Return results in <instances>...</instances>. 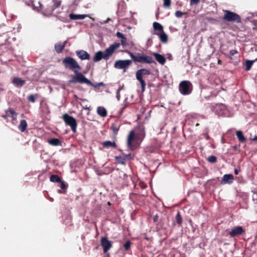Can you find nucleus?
<instances>
[{
    "label": "nucleus",
    "instance_id": "f3484780",
    "mask_svg": "<svg viewBox=\"0 0 257 257\" xmlns=\"http://www.w3.org/2000/svg\"><path fill=\"white\" fill-rule=\"evenodd\" d=\"M154 34L159 37L160 41L163 43H167L168 41V38L167 34L163 31L161 32H156Z\"/></svg>",
    "mask_w": 257,
    "mask_h": 257
},
{
    "label": "nucleus",
    "instance_id": "ea45409f",
    "mask_svg": "<svg viewBox=\"0 0 257 257\" xmlns=\"http://www.w3.org/2000/svg\"><path fill=\"white\" fill-rule=\"evenodd\" d=\"M59 183H60V187L61 189L65 190L67 188V185H66L65 182L61 180Z\"/></svg>",
    "mask_w": 257,
    "mask_h": 257
},
{
    "label": "nucleus",
    "instance_id": "f8f14e48",
    "mask_svg": "<svg viewBox=\"0 0 257 257\" xmlns=\"http://www.w3.org/2000/svg\"><path fill=\"white\" fill-rule=\"evenodd\" d=\"M135 132L134 131H132L130 132L127 136V146L131 150H133L135 149V147L133 145V141L135 139Z\"/></svg>",
    "mask_w": 257,
    "mask_h": 257
},
{
    "label": "nucleus",
    "instance_id": "cd10ccee",
    "mask_svg": "<svg viewBox=\"0 0 257 257\" xmlns=\"http://www.w3.org/2000/svg\"><path fill=\"white\" fill-rule=\"evenodd\" d=\"M6 113L8 116L12 117L13 120H15L17 118V113L11 108L6 110Z\"/></svg>",
    "mask_w": 257,
    "mask_h": 257
},
{
    "label": "nucleus",
    "instance_id": "39448f33",
    "mask_svg": "<svg viewBox=\"0 0 257 257\" xmlns=\"http://www.w3.org/2000/svg\"><path fill=\"white\" fill-rule=\"evenodd\" d=\"M150 74V71L145 68L138 70L136 73V78L141 83L142 92L145 91L146 85V82L143 79V77L145 75H149Z\"/></svg>",
    "mask_w": 257,
    "mask_h": 257
},
{
    "label": "nucleus",
    "instance_id": "6ab92c4d",
    "mask_svg": "<svg viewBox=\"0 0 257 257\" xmlns=\"http://www.w3.org/2000/svg\"><path fill=\"white\" fill-rule=\"evenodd\" d=\"M152 55L160 64L164 65L166 63V59L163 55L157 53H153Z\"/></svg>",
    "mask_w": 257,
    "mask_h": 257
},
{
    "label": "nucleus",
    "instance_id": "4c0bfd02",
    "mask_svg": "<svg viewBox=\"0 0 257 257\" xmlns=\"http://www.w3.org/2000/svg\"><path fill=\"white\" fill-rule=\"evenodd\" d=\"M207 160L210 163H214L217 161V158L214 156H210L208 158Z\"/></svg>",
    "mask_w": 257,
    "mask_h": 257
},
{
    "label": "nucleus",
    "instance_id": "4be33fe9",
    "mask_svg": "<svg viewBox=\"0 0 257 257\" xmlns=\"http://www.w3.org/2000/svg\"><path fill=\"white\" fill-rule=\"evenodd\" d=\"M13 83L17 87H21L25 84V81L18 77H14Z\"/></svg>",
    "mask_w": 257,
    "mask_h": 257
},
{
    "label": "nucleus",
    "instance_id": "393cba45",
    "mask_svg": "<svg viewBox=\"0 0 257 257\" xmlns=\"http://www.w3.org/2000/svg\"><path fill=\"white\" fill-rule=\"evenodd\" d=\"M28 126V124L26 120L22 119L20 121V123L18 125V128L21 132H24Z\"/></svg>",
    "mask_w": 257,
    "mask_h": 257
},
{
    "label": "nucleus",
    "instance_id": "dca6fc26",
    "mask_svg": "<svg viewBox=\"0 0 257 257\" xmlns=\"http://www.w3.org/2000/svg\"><path fill=\"white\" fill-rule=\"evenodd\" d=\"M121 121L119 120H116L114 122L111 124V129L113 132L114 135H116L119 130L121 125Z\"/></svg>",
    "mask_w": 257,
    "mask_h": 257
},
{
    "label": "nucleus",
    "instance_id": "09e8293b",
    "mask_svg": "<svg viewBox=\"0 0 257 257\" xmlns=\"http://www.w3.org/2000/svg\"><path fill=\"white\" fill-rule=\"evenodd\" d=\"M238 173H239V170L237 169H234V174L235 175H238Z\"/></svg>",
    "mask_w": 257,
    "mask_h": 257
},
{
    "label": "nucleus",
    "instance_id": "1a4fd4ad",
    "mask_svg": "<svg viewBox=\"0 0 257 257\" xmlns=\"http://www.w3.org/2000/svg\"><path fill=\"white\" fill-rule=\"evenodd\" d=\"M245 230L240 226H236L233 227L229 231L228 234L231 237H235L245 233Z\"/></svg>",
    "mask_w": 257,
    "mask_h": 257
},
{
    "label": "nucleus",
    "instance_id": "7ed1b4c3",
    "mask_svg": "<svg viewBox=\"0 0 257 257\" xmlns=\"http://www.w3.org/2000/svg\"><path fill=\"white\" fill-rule=\"evenodd\" d=\"M124 52L130 55V57L134 62L142 63H146L148 64L155 63V61L153 60L152 57L145 55L143 53H137L136 55H134L133 53L128 50H125Z\"/></svg>",
    "mask_w": 257,
    "mask_h": 257
},
{
    "label": "nucleus",
    "instance_id": "f704fd0d",
    "mask_svg": "<svg viewBox=\"0 0 257 257\" xmlns=\"http://www.w3.org/2000/svg\"><path fill=\"white\" fill-rule=\"evenodd\" d=\"M171 5V0H163V6L165 8H169Z\"/></svg>",
    "mask_w": 257,
    "mask_h": 257
},
{
    "label": "nucleus",
    "instance_id": "603ef678",
    "mask_svg": "<svg viewBox=\"0 0 257 257\" xmlns=\"http://www.w3.org/2000/svg\"><path fill=\"white\" fill-rule=\"evenodd\" d=\"M218 64H222V61H221V60H219H219H218Z\"/></svg>",
    "mask_w": 257,
    "mask_h": 257
},
{
    "label": "nucleus",
    "instance_id": "6e6d98bb",
    "mask_svg": "<svg viewBox=\"0 0 257 257\" xmlns=\"http://www.w3.org/2000/svg\"><path fill=\"white\" fill-rule=\"evenodd\" d=\"M107 204H108V205H110V203L109 202H108L107 203Z\"/></svg>",
    "mask_w": 257,
    "mask_h": 257
},
{
    "label": "nucleus",
    "instance_id": "c9c22d12",
    "mask_svg": "<svg viewBox=\"0 0 257 257\" xmlns=\"http://www.w3.org/2000/svg\"><path fill=\"white\" fill-rule=\"evenodd\" d=\"M61 4V1L59 0H54V4L52 5L54 10L56 8H58L60 7V5Z\"/></svg>",
    "mask_w": 257,
    "mask_h": 257
},
{
    "label": "nucleus",
    "instance_id": "2eb2a0df",
    "mask_svg": "<svg viewBox=\"0 0 257 257\" xmlns=\"http://www.w3.org/2000/svg\"><path fill=\"white\" fill-rule=\"evenodd\" d=\"M234 180V177L232 174H225L221 179V183L225 184L226 183L231 184Z\"/></svg>",
    "mask_w": 257,
    "mask_h": 257
},
{
    "label": "nucleus",
    "instance_id": "423d86ee",
    "mask_svg": "<svg viewBox=\"0 0 257 257\" xmlns=\"http://www.w3.org/2000/svg\"><path fill=\"white\" fill-rule=\"evenodd\" d=\"M192 84L187 80H184L181 81L179 85V90L180 92L184 95H189L192 91Z\"/></svg>",
    "mask_w": 257,
    "mask_h": 257
},
{
    "label": "nucleus",
    "instance_id": "864d4df0",
    "mask_svg": "<svg viewBox=\"0 0 257 257\" xmlns=\"http://www.w3.org/2000/svg\"><path fill=\"white\" fill-rule=\"evenodd\" d=\"M103 85V82H100L99 83V86H102Z\"/></svg>",
    "mask_w": 257,
    "mask_h": 257
},
{
    "label": "nucleus",
    "instance_id": "a211bd4d",
    "mask_svg": "<svg viewBox=\"0 0 257 257\" xmlns=\"http://www.w3.org/2000/svg\"><path fill=\"white\" fill-rule=\"evenodd\" d=\"M67 41H65L63 43H57L55 45V50L57 53H61L63 51L66 46Z\"/></svg>",
    "mask_w": 257,
    "mask_h": 257
},
{
    "label": "nucleus",
    "instance_id": "72a5a7b5",
    "mask_svg": "<svg viewBox=\"0 0 257 257\" xmlns=\"http://www.w3.org/2000/svg\"><path fill=\"white\" fill-rule=\"evenodd\" d=\"M176 221L178 225H181L182 223V218L179 211H178L176 216Z\"/></svg>",
    "mask_w": 257,
    "mask_h": 257
},
{
    "label": "nucleus",
    "instance_id": "49530a36",
    "mask_svg": "<svg viewBox=\"0 0 257 257\" xmlns=\"http://www.w3.org/2000/svg\"><path fill=\"white\" fill-rule=\"evenodd\" d=\"M33 1H30L28 2H25L26 4L29 6H30L33 5Z\"/></svg>",
    "mask_w": 257,
    "mask_h": 257
},
{
    "label": "nucleus",
    "instance_id": "f257e3e1",
    "mask_svg": "<svg viewBox=\"0 0 257 257\" xmlns=\"http://www.w3.org/2000/svg\"><path fill=\"white\" fill-rule=\"evenodd\" d=\"M62 63L65 68L71 70L74 73L75 75H73L72 78L69 80V83H85L87 85H93L91 81L87 79L84 75L79 72L81 69V66L75 59L69 56L66 57L62 60Z\"/></svg>",
    "mask_w": 257,
    "mask_h": 257
},
{
    "label": "nucleus",
    "instance_id": "b1692460",
    "mask_svg": "<svg viewBox=\"0 0 257 257\" xmlns=\"http://www.w3.org/2000/svg\"><path fill=\"white\" fill-rule=\"evenodd\" d=\"M139 132L137 134V136L140 138L144 139L145 137V127L143 125H139L137 128Z\"/></svg>",
    "mask_w": 257,
    "mask_h": 257
},
{
    "label": "nucleus",
    "instance_id": "473e14b6",
    "mask_svg": "<svg viewBox=\"0 0 257 257\" xmlns=\"http://www.w3.org/2000/svg\"><path fill=\"white\" fill-rule=\"evenodd\" d=\"M38 94H31L28 96L27 99L29 102L34 103L36 101V98L38 97Z\"/></svg>",
    "mask_w": 257,
    "mask_h": 257
},
{
    "label": "nucleus",
    "instance_id": "c756f323",
    "mask_svg": "<svg viewBox=\"0 0 257 257\" xmlns=\"http://www.w3.org/2000/svg\"><path fill=\"white\" fill-rule=\"evenodd\" d=\"M236 136L239 141L241 143H244L246 140L245 137L244 136L241 131H236Z\"/></svg>",
    "mask_w": 257,
    "mask_h": 257
},
{
    "label": "nucleus",
    "instance_id": "4468645a",
    "mask_svg": "<svg viewBox=\"0 0 257 257\" xmlns=\"http://www.w3.org/2000/svg\"><path fill=\"white\" fill-rule=\"evenodd\" d=\"M76 54L77 56L81 60H89V59H90V55L85 51H84V50L76 51Z\"/></svg>",
    "mask_w": 257,
    "mask_h": 257
},
{
    "label": "nucleus",
    "instance_id": "a878e982",
    "mask_svg": "<svg viewBox=\"0 0 257 257\" xmlns=\"http://www.w3.org/2000/svg\"><path fill=\"white\" fill-rule=\"evenodd\" d=\"M103 147L106 148H109L110 147L116 148V145L114 141L111 142L110 141H106L102 143V144Z\"/></svg>",
    "mask_w": 257,
    "mask_h": 257
},
{
    "label": "nucleus",
    "instance_id": "8fccbe9b",
    "mask_svg": "<svg viewBox=\"0 0 257 257\" xmlns=\"http://www.w3.org/2000/svg\"><path fill=\"white\" fill-rule=\"evenodd\" d=\"M83 108L85 109L90 110L89 107H88L87 105H85V106H83Z\"/></svg>",
    "mask_w": 257,
    "mask_h": 257
},
{
    "label": "nucleus",
    "instance_id": "0eeeda50",
    "mask_svg": "<svg viewBox=\"0 0 257 257\" xmlns=\"http://www.w3.org/2000/svg\"><path fill=\"white\" fill-rule=\"evenodd\" d=\"M62 117L66 124L71 127V130L74 133H76L77 126L76 119L67 113L63 114Z\"/></svg>",
    "mask_w": 257,
    "mask_h": 257
},
{
    "label": "nucleus",
    "instance_id": "58836bf2",
    "mask_svg": "<svg viewBox=\"0 0 257 257\" xmlns=\"http://www.w3.org/2000/svg\"><path fill=\"white\" fill-rule=\"evenodd\" d=\"M186 13H183L181 11H178L175 12V15L177 18H181L183 15H185Z\"/></svg>",
    "mask_w": 257,
    "mask_h": 257
},
{
    "label": "nucleus",
    "instance_id": "9b49d317",
    "mask_svg": "<svg viewBox=\"0 0 257 257\" xmlns=\"http://www.w3.org/2000/svg\"><path fill=\"white\" fill-rule=\"evenodd\" d=\"M100 245L103 248V251L104 253H107L112 246L111 242L106 236L101 237Z\"/></svg>",
    "mask_w": 257,
    "mask_h": 257
},
{
    "label": "nucleus",
    "instance_id": "c03bdc74",
    "mask_svg": "<svg viewBox=\"0 0 257 257\" xmlns=\"http://www.w3.org/2000/svg\"><path fill=\"white\" fill-rule=\"evenodd\" d=\"M58 192L60 194H66V190H62L61 189H59L58 190Z\"/></svg>",
    "mask_w": 257,
    "mask_h": 257
},
{
    "label": "nucleus",
    "instance_id": "37998d69",
    "mask_svg": "<svg viewBox=\"0 0 257 257\" xmlns=\"http://www.w3.org/2000/svg\"><path fill=\"white\" fill-rule=\"evenodd\" d=\"M159 216L157 214H156L153 218V220L154 222H157L158 221Z\"/></svg>",
    "mask_w": 257,
    "mask_h": 257
},
{
    "label": "nucleus",
    "instance_id": "7c9ffc66",
    "mask_svg": "<svg viewBox=\"0 0 257 257\" xmlns=\"http://www.w3.org/2000/svg\"><path fill=\"white\" fill-rule=\"evenodd\" d=\"M153 28L155 31H158L160 32L163 31V26L158 22H154L153 23Z\"/></svg>",
    "mask_w": 257,
    "mask_h": 257
},
{
    "label": "nucleus",
    "instance_id": "3c124183",
    "mask_svg": "<svg viewBox=\"0 0 257 257\" xmlns=\"http://www.w3.org/2000/svg\"><path fill=\"white\" fill-rule=\"evenodd\" d=\"M252 140L254 141H257V136H255L254 138L252 139Z\"/></svg>",
    "mask_w": 257,
    "mask_h": 257
},
{
    "label": "nucleus",
    "instance_id": "f03ea898",
    "mask_svg": "<svg viewBox=\"0 0 257 257\" xmlns=\"http://www.w3.org/2000/svg\"><path fill=\"white\" fill-rule=\"evenodd\" d=\"M120 44L115 42L105 49L104 52L99 51L97 52L93 58L94 62H98L103 59L107 60L112 56L113 52L119 47Z\"/></svg>",
    "mask_w": 257,
    "mask_h": 257
},
{
    "label": "nucleus",
    "instance_id": "4d7b16f0",
    "mask_svg": "<svg viewBox=\"0 0 257 257\" xmlns=\"http://www.w3.org/2000/svg\"><path fill=\"white\" fill-rule=\"evenodd\" d=\"M220 89H221V90H224V89H223L222 87H221V88H220Z\"/></svg>",
    "mask_w": 257,
    "mask_h": 257
},
{
    "label": "nucleus",
    "instance_id": "c85d7f7f",
    "mask_svg": "<svg viewBox=\"0 0 257 257\" xmlns=\"http://www.w3.org/2000/svg\"><path fill=\"white\" fill-rule=\"evenodd\" d=\"M97 112L101 117H105L107 115L106 110L102 106H99L97 108Z\"/></svg>",
    "mask_w": 257,
    "mask_h": 257
},
{
    "label": "nucleus",
    "instance_id": "412c9836",
    "mask_svg": "<svg viewBox=\"0 0 257 257\" xmlns=\"http://www.w3.org/2000/svg\"><path fill=\"white\" fill-rule=\"evenodd\" d=\"M256 61H257V58L253 60H245V62L243 63V66H245V70L249 71L251 69L253 63Z\"/></svg>",
    "mask_w": 257,
    "mask_h": 257
},
{
    "label": "nucleus",
    "instance_id": "20e7f679",
    "mask_svg": "<svg viewBox=\"0 0 257 257\" xmlns=\"http://www.w3.org/2000/svg\"><path fill=\"white\" fill-rule=\"evenodd\" d=\"M224 13L222 19L226 22L240 23L241 22V19L237 14L229 10H223Z\"/></svg>",
    "mask_w": 257,
    "mask_h": 257
},
{
    "label": "nucleus",
    "instance_id": "a19ab883",
    "mask_svg": "<svg viewBox=\"0 0 257 257\" xmlns=\"http://www.w3.org/2000/svg\"><path fill=\"white\" fill-rule=\"evenodd\" d=\"M200 2V0H190L191 5H197Z\"/></svg>",
    "mask_w": 257,
    "mask_h": 257
},
{
    "label": "nucleus",
    "instance_id": "e433bc0d",
    "mask_svg": "<svg viewBox=\"0 0 257 257\" xmlns=\"http://www.w3.org/2000/svg\"><path fill=\"white\" fill-rule=\"evenodd\" d=\"M131 242L127 240L123 245V247L125 250L127 251L131 248Z\"/></svg>",
    "mask_w": 257,
    "mask_h": 257
},
{
    "label": "nucleus",
    "instance_id": "2f4dec72",
    "mask_svg": "<svg viewBox=\"0 0 257 257\" xmlns=\"http://www.w3.org/2000/svg\"><path fill=\"white\" fill-rule=\"evenodd\" d=\"M50 181L52 182H60L61 178L57 175H51L50 177Z\"/></svg>",
    "mask_w": 257,
    "mask_h": 257
},
{
    "label": "nucleus",
    "instance_id": "5701e85b",
    "mask_svg": "<svg viewBox=\"0 0 257 257\" xmlns=\"http://www.w3.org/2000/svg\"><path fill=\"white\" fill-rule=\"evenodd\" d=\"M69 17L71 20H82L87 17L88 15L70 14Z\"/></svg>",
    "mask_w": 257,
    "mask_h": 257
},
{
    "label": "nucleus",
    "instance_id": "6e6552de",
    "mask_svg": "<svg viewBox=\"0 0 257 257\" xmlns=\"http://www.w3.org/2000/svg\"><path fill=\"white\" fill-rule=\"evenodd\" d=\"M132 61L131 60H119L115 62L114 67L116 69H123L126 70L132 64Z\"/></svg>",
    "mask_w": 257,
    "mask_h": 257
},
{
    "label": "nucleus",
    "instance_id": "bb28decb",
    "mask_svg": "<svg viewBox=\"0 0 257 257\" xmlns=\"http://www.w3.org/2000/svg\"><path fill=\"white\" fill-rule=\"evenodd\" d=\"M48 143L51 146H58L61 145V142L60 139L57 138H53L48 140Z\"/></svg>",
    "mask_w": 257,
    "mask_h": 257
},
{
    "label": "nucleus",
    "instance_id": "9d476101",
    "mask_svg": "<svg viewBox=\"0 0 257 257\" xmlns=\"http://www.w3.org/2000/svg\"><path fill=\"white\" fill-rule=\"evenodd\" d=\"M39 4V11L42 12V13L47 16H51L52 15L54 9L52 5H47L46 6H43L40 2Z\"/></svg>",
    "mask_w": 257,
    "mask_h": 257
},
{
    "label": "nucleus",
    "instance_id": "5fc2aeb1",
    "mask_svg": "<svg viewBox=\"0 0 257 257\" xmlns=\"http://www.w3.org/2000/svg\"><path fill=\"white\" fill-rule=\"evenodd\" d=\"M199 124L198 123H196V126H199Z\"/></svg>",
    "mask_w": 257,
    "mask_h": 257
},
{
    "label": "nucleus",
    "instance_id": "ddd939ff",
    "mask_svg": "<svg viewBox=\"0 0 257 257\" xmlns=\"http://www.w3.org/2000/svg\"><path fill=\"white\" fill-rule=\"evenodd\" d=\"M116 36L118 38H121V45L122 46L123 48H126L130 46V44L128 42L127 38L122 33L117 32L116 34Z\"/></svg>",
    "mask_w": 257,
    "mask_h": 257
},
{
    "label": "nucleus",
    "instance_id": "aec40b11",
    "mask_svg": "<svg viewBox=\"0 0 257 257\" xmlns=\"http://www.w3.org/2000/svg\"><path fill=\"white\" fill-rule=\"evenodd\" d=\"M125 157L123 156H116L115 157V161L117 162V163L125 165L126 163V157H130L131 154H128V155H124Z\"/></svg>",
    "mask_w": 257,
    "mask_h": 257
},
{
    "label": "nucleus",
    "instance_id": "de8ad7c7",
    "mask_svg": "<svg viewBox=\"0 0 257 257\" xmlns=\"http://www.w3.org/2000/svg\"><path fill=\"white\" fill-rule=\"evenodd\" d=\"M116 97L117 99L119 100L120 97V94H119V90L118 89L116 92Z\"/></svg>",
    "mask_w": 257,
    "mask_h": 257
},
{
    "label": "nucleus",
    "instance_id": "a18cd8bd",
    "mask_svg": "<svg viewBox=\"0 0 257 257\" xmlns=\"http://www.w3.org/2000/svg\"><path fill=\"white\" fill-rule=\"evenodd\" d=\"M220 90H218L216 92H212L211 95H213V96L215 97L217 95V94L220 92Z\"/></svg>",
    "mask_w": 257,
    "mask_h": 257
},
{
    "label": "nucleus",
    "instance_id": "13d9d810",
    "mask_svg": "<svg viewBox=\"0 0 257 257\" xmlns=\"http://www.w3.org/2000/svg\"><path fill=\"white\" fill-rule=\"evenodd\" d=\"M234 149H236V147H234Z\"/></svg>",
    "mask_w": 257,
    "mask_h": 257
},
{
    "label": "nucleus",
    "instance_id": "79ce46f5",
    "mask_svg": "<svg viewBox=\"0 0 257 257\" xmlns=\"http://www.w3.org/2000/svg\"><path fill=\"white\" fill-rule=\"evenodd\" d=\"M238 52L236 50H231L230 51V54L233 56L235 54H237Z\"/></svg>",
    "mask_w": 257,
    "mask_h": 257
}]
</instances>
